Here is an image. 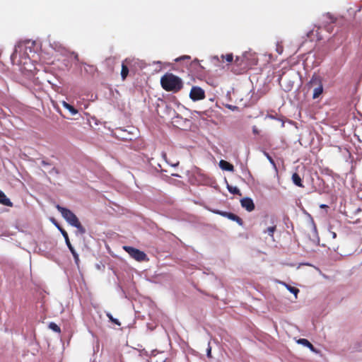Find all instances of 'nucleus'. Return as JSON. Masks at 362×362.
Returning a JSON list of instances; mask_svg holds the SVG:
<instances>
[{"instance_id": "4", "label": "nucleus", "mask_w": 362, "mask_h": 362, "mask_svg": "<svg viewBox=\"0 0 362 362\" xmlns=\"http://www.w3.org/2000/svg\"><path fill=\"white\" fill-rule=\"evenodd\" d=\"M123 249L130 255L131 257L138 262H143L148 259L146 253L136 248L131 246H124Z\"/></svg>"}, {"instance_id": "29", "label": "nucleus", "mask_w": 362, "mask_h": 362, "mask_svg": "<svg viewBox=\"0 0 362 362\" xmlns=\"http://www.w3.org/2000/svg\"><path fill=\"white\" fill-rule=\"evenodd\" d=\"M207 356L209 358L211 357V347H209L208 349H207Z\"/></svg>"}, {"instance_id": "12", "label": "nucleus", "mask_w": 362, "mask_h": 362, "mask_svg": "<svg viewBox=\"0 0 362 362\" xmlns=\"http://www.w3.org/2000/svg\"><path fill=\"white\" fill-rule=\"evenodd\" d=\"M62 106L66 110H68L71 115H75L78 112V110L74 106H72L71 105L69 104L65 101L62 102Z\"/></svg>"}, {"instance_id": "1", "label": "nucleus", "mask_w": 362, "mask_h": 362, "mask_svg": "<svg viewBox=\"0 0 362 362\" xmlns=\"http://www.w3.org/2000/svg\"><path fill=\"white\" fill-rule=\"evenodd\" d=\"M162 88L166 91L179 92L183 87L182 79L171 73H166L160 78Z\"/></svg>"}, {"instance_id": "10", "label": "nucleus", "mask_w": 362, "mask_h": 362, "mask_svg": "<svg viewBox=\"0 0 362 362\" xmlns=\"http://www.w3.org/2000/svg\"><path fill=\"white\" fill-rule=\"evenodd\" d=\"M0 204L7 206H12L13 204L11 200L6 196V194L0 190Z\"/></svg>"}, {"instance_id": "27", "label": "nucleus", "mask_w": 362, "mask_h": 362, "mask_svg": "<svg viewBox=\"0 0 362 362\" xmlns=\"http://www.w3.org/2000/svg\"><path fill=\"white\" fill-rule=\"evenodd\" d=\"M72 255L74 257V261H75L76 264H78V263L79 262V256H78V253L76 252V253H75V254H74Z\"/></svg>"}, {"instance_id": "25", "label": "nucleus", "mask_w": 362, "mask_h": 362, "mask_svg": "<svg viewBox=\"0 0 362 362\" xmlns=\"http://www.w3.org/2000/svg\"><path fill=\"white\" fill-rule=\"evenodd\" d=\"M184 60V59H187V60H189L190 59V57L189 56H187V55H185V56H182L180 58H177L175 59L176 62H179L180 60Z\"/></svg>"}, {"instance_id": "5", "label": "nucleus", "mask_w": 362, "mask_h": 362, "mask_svg": "<svg viewBox=\"0 0 362 362\" xmlns=\"http://www.w3.org/2000/svg\"><path fill=\"white\" fill-rule=\"evenodd\" d=\"M206 97L204 90L199 86H192L189 93V98L193 101L201 100Z\"/></svg>"}, {"instance_id": "23", "label": "nucleus", "mask_w": 362, "mask_h": 362, "mask_svg": "<svg viewBox=\"0 0 362 362\" xmlns=\"http://www.w3.org/2000/svg\"><path fill=\"white\" fill-rule=\"evenodd\" d=\"M221 57L223 59H226L228 62H232L233 60V54H227L226 55H222Z\"/></svg>"}, {"instance_id": "28", "label": "nucleus", "mask_w": 362, "mask_h": 362, "mask_svg": "<svg viewBox=\"0 0 362 362\" xmlns=\"http://www.w3.org/2000/svg\"><path fill=\"white\" fill-rule=\"evenodd\" d=\"M252 132H253V134H259V130H258V129L257 128V127H256V126H254V127H252Z\"/></svg>"}, {"instance_id": "30", "label": "nucleus", "mask_w": 362, "mask_h": 362, "mask_svg": "<svg viewBox=\"0 0 362 362\" xmlns=\"http://www.w3.org/2000/svg\"><path fill=\"white\" fill-rule=\"evenodd\" d=\"M228 107L229 109L233 110L238 108L236 106H232V105H228Z\"/></svg>"}, {"instance_id": "9", "label": "nucleus", "mask_w": 362, "mask_h": 362, "mask_svg": "<svg viewBox=\"0 0 362 362\" xmlns=\"http://www.w3.org/2000/svg\"><path fill=\"white\" fill-rule=\"evenodd\" d=\"M219 166L223 170H227L229 172L234 171V166L226 160H221L219 162Z\"/></svg>"}, {"instance_id": "21", "label": "nucleus", "mask_w": 362, "mask_h": 362, "mask_svg": "<svg viewBox=\"0 0 362 362\" xmlns=\"http://www.w3.org/2000/svg\"><path fill=\"white\" fill-rule=\"evenodd\" d=\"M107 317L109 318V320L113 322L114 324L117 325H120L121 323L119 322V321L117 320V319H115L112 317V315L110 314V313H107Z\"/></svg>"}, {"instance_id": "22", "label": "nucleus", "mask_w": 362, "mask_h": 362, "mask_svg": "<svg viewBox=\"0 0 362 362\" xmlns=\"http://www.w3.org/2000/svg\"><path fill=\"white\" fill-rule=\"evenodd\" d=\"M22 47H23V45L21 44H18L15 47V49H14L13 54H11V59L16 57L18 50L21 49L22 48Z\"/></svg>"}, {"instance_id": "17", "label": "nucleus", "mask_w": 362, "mask_h": 362, "mask_svg": "<svg viewBox=\"0 0 362 362\" xmlns=\"http://www.w3.org/2000/svg\"><path fill=\"white\" fill-rule=\"evenodd\" d=\"M276 230V226L273 225L272 226L268 227L266 230L263 231L264 233H268L269 236L274 238V233Z\"/></svg>"}, {"instance_id": "19", "label": "nucleus", "mask_w": 362, "mask_h": 362, "mask_svg": "<svg viewBox=\"0 0 362 362\" xmlns=\"http://www.w3.org/2000/svg\"><path fill=\"white\" fill-rule=\"evenodd\" d=\"M284 285L286 286V287L287 288V289L292 293H293L295 295V296L296 297L297 296V294L299 293V289L296 288V287H293L290 285H288L286 284H284Z\"/></svg>"}, {"instance_id": "6", "label": "nucleus", "mask_w": 362, "mask_h": 362, "mask_svg": "<svg viewBox=\"0 0 362 362\" xmlns=\"http://www.w3.org/2000/svg\"><path fill=\"white\" fill-rule=\"evenodd\" d=\"M217 214H220L222 216L226 217L230 220L237 222L240 226H243V221L238 216L227 211H218Z\"/></svg>"}, {"instance_id": "26", "label": "nucleus", "mask_w": 362, "mask_h": 362, "mask_svg": "<svg viewBox=\"0 0 362 362\" xmlns=\"http://www.w3.org/2000/svg\"><path fill=\"white\" fill-rule=\"evenodd\" d=\"M67 247H69V249L72 255L76 253V250H74V247L72 246V245L71 243L69 245H67Z\"/></svg>"}, {"instance_id": "16", "label": "nucleus", "mask_w": 362, "mask_h": 362, "mask_svg": "<svg viewBox=\"0 0 362 362\" xmlns=\"http://www.w3.org/2000/svg\"><path fill=\"white\" fill-rule=\"evenodd\" d=\"M55 226L58 228V229L60 230L62 235L64 236L66 245H69L71 243H70L69 235H68V233H66V231L64 229H63L62 228H61L59 226V225L57 224V223H55Z\"/></svg>"}, {"instance_id": "33", "label": "nucleus", "mask_w": 362, "mask_h": 362, "mask_svg": "<svg viewBox=\"0 0 362 362\" xmlns=\"http://www.w3.org/2000/svg\"><path fill=\"white\" fill-rule=\"evenodd\" d=\"M42 164L43 165H47V163L46 162H45V161H42Z\"/></svg>"}, {"instance_id": "14", "label": "nucleus", "mask_w": 362, "mask_h": 362, "mask_svg": "<svg viewBox=\"0 0 362 362\" xmlns=\"http://www.w3.org/2000/svg\"><path fill=\"white\" fill-rule=\"evenodd\" d=\"M323 92V86H318L317 87H315L313 90V98H317Z\"/></svg>"}, {"instance_id": "8", "label": "nucleus", "mask_w": 362, "mask_h": 362, "mask_svg": "<svg viewBox=\"0 0 362 362\" xmlns=\"http://www.w3.org/2000/svg\"><path fill=\"white\" fill-rule=\"evenodd\" d=\"M309 85L310 86H315V87H317L318 86H322V81L321 77L319 75H317L315 74H313L310 82H309Z\"/></svg>"}, {"instance_id": "3", "label": "nucleus", "mask_w": 362, "mask_h": 362, "mask_svg": "<svg viewBox=\"0 0 362 362\" xmlns=\"http://www.w3.org/2000/svg\"><path fill=\"white\" fill-rule=\"evenodd\" d=\"M251 66L246 55L237 57L233 67V71L236 74H241L247 71Z\"/></svg>"}, {"instance_id": "13", "label": "nucleus", "mask_w": 362, "mask_h": 362, "mask_svg": "<svg viewBox=\"0 0 362 362\" xmlns=\"http://www.w3.org/2000/svg\"><path fill=\"white\" fill-rule=\"evenodd\" d=\"M298 342L301 344L307 347H308L311 351L315 352V349L313 345L306 339H300Z\"/></svg>"}, {"instance_id": "20", "label": "nucleus", "mask_w": 362, "mask_h": 362, "mask_svg": "<svg viewBox=\"0 0 362 362\" xmlns=\"http://www.w3.org/2000/svg\"><path fill=\"white\" fill-rule=\"evenodd\" d=\"M49 328L53 330L55 332L60 333L61 329L60 327L54 322H50L49 324Z\"/></svg>"}, {"instance_id": "31", "label": "nucleus", "mask_w": 362, "mask_h": 362, "mask_svg": "<svg viewBox=\"0 0 362 362\" xmlns=\"http://www.w3.org/2000/svg\"><path fill=\"white\" fill-rule=\"evenodd\" d=\"M320 207L321 208H326V207H327V206L325 205V204H322V205L320 206Z\"/></svg>"}, {"instance_id": "15", "label": "nucleus", "mask_w": 362, "mask_h": 362, "mask_svg": "<svg viewBox=\"0 0 362 362\" xmlns=\"http://www.w3.org/2000/svg\"><path fill=\"white\" fill-rule=\"evenodd\" d=\"M292 180H293V183L296 185H297L298 187H303V184H302L301 178H300V175L298 173H295L293 174Z\"/></svg>"}, {"instance_id": "11", "label": "nucleus", "mask_w": 362, "mask_h": 362, "mask_svg": "<svg viewBox=\"0 0 362 362\" xmlns=\"http://www.w3.org/2000/svg\"><path fill=\"white\" fill-rule=\"evenodd\" d=\"M127 62V60L126 59L124 62H122V70H121V77L122 78L123 81H124L127 76H128V74H129V68L128 66L125 64V63Z\"/></svg>"}, {"instance_id": "32", "label": "nucleus", "mask_w": 362, "mask_h": 362, "mask_svg": "<svg viewBox=\"0 0 362 362\" xmlns=\"http://www.w3.org/2000/svg\"><path fill=\"white\" fill-rule=\"evenodd\" d=\"M332 234H333V238H336V235H337L336 233H333Z\"/></svg>"}, {"instance_id": "7", "label": "nucleus", "mask_w": 362, "mask_h": 362, "mask_svg": "<svg viewBox=\"0 0 362 362\" xmlns=\"http://www.w3.org/2000/svg\"><path fill=\"white\" fill-rule=\"evenodd\" d=\"M241 206L245 209L247 211H252L255 209V204L251 198L245 197L240 201Z\"/></svg>"}, {"instance_id": "18", "label": "nucleus", "mask_w": 362, "mask_h": 362, "mask_svg": "<svg viewBox=\"0 0 362 362\" xmlns=\"http://www.w3.org/2000/svg\"><path fill=\"white\" fill-rule=\"evenodd\" d=\"M227 188H228V191L230 193H232L233 194L241 195L240 191L237 187H233V186L228 185Z\"/></svg>"}, {"instance_id": "2", "label": "nucleus", "mask_w": 362, "mask_h": 362, "mask_svg": "<svg viewBox=\"0 0 362 362\" xmlns=\"http://www.w3.org/2000/svg\"><path fill=\"white\" fill-rule=\"evenodd\" d=\"M57 209L59 211L63 218L72 226L76 227L81 234L86 233V229L81 224L77 216L69 209L57 204Z\"/></svg>"}, {"instance_id": "24", "label": "nucleus", "mask_w": 362, "mask_h": 362, "mask_svg": "<svg viewBox=\"0 0 362 362\" xmlns=\"http://www.w3.org/2000/svg\"><path fill=\"white\" fill-rule=\"evenodd\" d=\"M266 157L267 158V159L269 160V161L270 162L271 164H272L274 166L276 165L275 164V162L274 160V159L272 158V156L268 153H264Z\"/></svg>"}]
</instances>
